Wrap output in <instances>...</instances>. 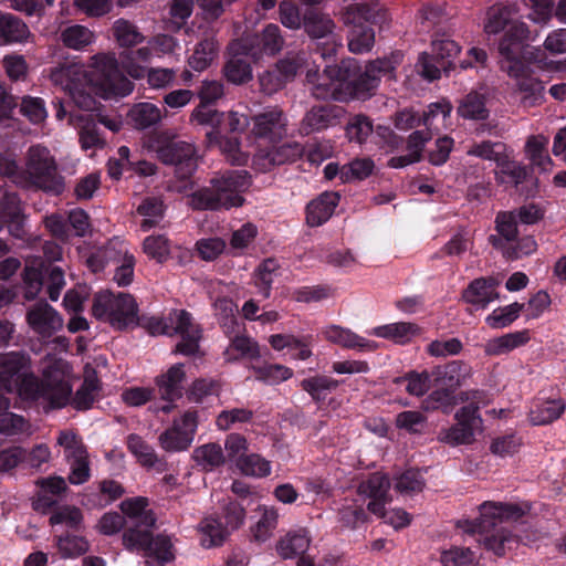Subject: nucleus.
<instances>
[{
  "label": "nucleus",
  "instance_id": "37998d69",
  "mask_svg": "<svg viewBox=\"0 0 566 566\" xmlns=\"http://www.w3.org/2000/svg\"><path fill=\"white\" fill-rule=\"evenodd\" d=\"M218 54V42L212 38H206L198 42L193 53L188 59L189 66L198 72L210 66Z\"/></svg>",
  "mask_w": 566,
  "mask_h": 566
},
{
  "label": "nucleus",
  "instance_id": "4c0bfd02",
  "mask_svg": "<svg viewBox=\"0 0 566 566\" xmlns=\"http://www.w3.org/2000/svg\"><path fill=\"white\" fill-rule=\"evenodd\" d=\"M192 459L205 472H212L226 462L223 449L219 443L210 442L195 448Z\"/></svg>",
  "mask_w": 566,
  "mask_h": 566
},
{
  "label": "nucleus",
  "instance_id": "49530a36",
  "mask_svg": "<svg viewBox=\"0 0 566 566\" xmlns=\"http://www.w3.org/2000/svg\"><path fill=\"white\" fill-rule=\"evenodd\" d=\"M310 547V538L305 533H289L276 544L279 555L284 558H293L306 553Z\"/></svg>",
  "mask_w": 566,
  "mask_h": 566
},
{
  "label": "nucleus",
  "instance_id": "473e14b6",
  "mask_svg": "<svg viewBox=\"0 0 566 566\" xmlns=\"http://www.w3.org/2000/svg\"><path fill=\"white\" fill-rule=\"evenodd\" d=\"M469 399V392H461L458 398L455 396V390L439 387L431 391L423 400V407L428 411L440 410L441 412L449 415L458 405L459 400L465 402Z\"/></svg>",
  "mask_w": 566,
  "mask_h": 566
},
{
  "label": "nucleus",
  "instance_id": "72a5a7b5",
  "mask_svg": "<svg viewBox=\"0 0 566 566\" xmlns=\"http://www.w3.org/2000/svg\"><path fill=\"white\" fill-rule=\"evenodd\" d=\"M452 112V105L449 101L442 99L436 103H431L428 105L427 109L423 111L422 116L415 122L413 116L408 118V127H415L423 125L428 132H432V134H437L439 132V125L437 120L441 118L442 123L450 117Z\"/></svg>",
  "mask_w": 566,
  "mask_h": 566
},
{
  "label": "nucleus",
  "instance_id": "338daca9",
  "mask_svg": "<svg viewBox=\"0 0 566 566\" xmlns=\"http://www.w3.org/2000/svg\"><path fill=\"white\" fill-rule=\"evenodd\" d=\"M247 505L237 500L229 499L221 507V516L224 525L230 531L240 528L245 520Z\"/></svg>",
  "mask_w": 566,
  "mask_h": 566
},
{
  "label": "nucleus",
  "instance_id": "603ef678",
  "mask_svg": "<svg viewBox=\"0 0 566 566\" xmlns=\"http://www.w3.org/2000/svg\"><path fill=\"white\" fill-rule=\"evenodd\" d=\"M431 373L423 370L418 373L416 370L408 371L403 376L394 379L396 385L407 382L406 390L411 396H423L430 388L431 385Z\"/></svg>",
  "mask_w": 566,
  "mask_h": 566
},
{
  "label": "nucleus",
  "instance_id": "f3484780",
  "mask_svg": "<svg viewBox=\"0 0 566 566\" xmlns=\"http://www.w3.org/2000/svg\"><path fill=\"white\" fill-rule=\"evenodd\" d=\"M305 154V147L297 142L284 143L266 149H260L253 157V167L261 171H270L275 166L295 163Z\"/></svg>",
  "mask_w": 566,
  "mask_h": 566
},
{
  "label": "nucleus",
  "instance_id": "ea45409f",
  "mask_svg": "<svg viewBox=\"0 0 566 566\" xmlns=\"http://www.w3.org/2000/svg\"><path fill=\"white\" fill-rule=\"evenodd\" d=\"M127 118L136 129H146L161 120V111L155 104L142 102L135 104L128 112Z\"/></svg>",
  "mask_w": 566,
  "mask_h": 566
},
{
  "label": "nucleus",
  "instance_id": "5fc2aeb1",
  "mask_svg": "<svg viewBox=\"0 0 566 566\" xmlns=\"http://www.w3.org/2000/svg\"><path fill=\"white\" fill-rule=\"evenodd\" d=\"M137 212L138 214L146 217L142 221L140 228L144 231H149L151 228L157 226L159 220L163 218L164 202L159 198L147 197L138 206Z\"/></svg>",
  "mask_w": 566,
  "mask_h": 566
},
{
  "label": "nucleus",
  "instance_id": "2f4dec72",
  "mask_svg": "<svg viewBox=\"0 0 566 566\" xmlns=\"http://www.w3.org/2000/svg\"><path fill=\"white\" fill-rule=\"evenodd\" d=\"M340 381L326 375L316 374L300 381L298 386L318 405L324 403L327 396L336 390Z\"/></svg>",
  "mask_w": 566,
  "mask_h": 566
},
{
  "label": "nucleus",
  "instance_id": "09e8293b",
  "mask_svg": "<svg viewBox=\"0 0 566 566\" xmlns=\"http://www.w3.org/2000/svg\"><path fill=\"white\" fill-rule=\"evenodd\" d=\"M375 169V163L370 158H356L340 168L342 182L360 181L368 178Z\"/></svg>",
  "mask_w": 566,
  "mask_h": 566
},
{
  "label": "nucleus",
  "instance_id": "052dcab7",
  "mask_svg": "<svg viewBox=\"0 0 566 566\" xmlns=\"http://www.w3.org/2000/svg\"><path fill=\"white\" fill-rule=\"evenodd\" d=\"M426 480L419 469H408L396 478L395 490L401 494L412 495L423 490Z\"/></svg>",
  "mask_w": 566,
  "mask_h": 566
},
{
  "label": "nucleus",
  "instance_id": "423d86ee",
  "mask_svg": "<svg viewBox=\"0 0 566 566\" xmlns=\"http://www.w3.org/2000/svg\"><path fill=\"white\" fill-rule=\"evenodd\" d=\"M18 186L33 187L55 196L64 191V178L59 174L57 164L46 147L33 145L28 149L25 168L20 167Z\"/></svg>",
  "mask_w": 566,
  "mask_h": 566
},
{
  "label": "nucleus",
  "instance_id": "2eb2a0df",
  "mask_svg": "<svg viewBox=\"0 0 566 566\" xmlns=\"http://www.w3.org/2000/svg\"><path fill=\"white\" fill-rule=\"evenodd\" d=\"M198 427V411L187 410L180 419L174 420L170 428L158 437L160 447L167 452H181L187 450L193 439Z\"/></svg>",
  "mask_w": 566,
  "mask_h": 566
},
{
  "label": "nucleus",
  "instance_id": "8fccbe9b",
  "mask_svg": "<svg viewBox=\"0 0 566 566\" xmlns=\"http://www.w3.org/2000/svg\"><path fill=\"white\" fill-rule=\"evenodd\" d=\"M127 448L136 457L138 463L145 468H154L158 462L155 449L138 434L128 436Z\"/></svg>",
  "mask_w": 566,
  "mask_h": 566
},
{
  "label": "nucleus",
  "instance_id": "f704fd0d",
  "mask_svg": "<svg viewBox=\"0 0 566 566\" xmlns=\"http://www.w3.org/2000/svg\"><path fill=\"white\" fill-rule=\"evenodd\" d=\"M528 340L530 333L527 329L507 333L490 339L484 345V353L486 356H501L525 345Z\"/></svg>",
  "mask_w": 566,
  "mask_h": 566
},
{
  "label": "nucleus",
  "instance_id": "1a4fd4ad",
  "mask_svg": "<svg viewBox=\"0 0 566 566\" xmlns=\"http://www.w3.org/2000/svg\"><path fill=\"white\" fill-rule=\"evenodd\" d=\"M154 149L158 159L165 165H171L180 179L190 178L197 169L198 159L192 144L160 133L154 140Z\"/></svg>",
  "mask_w": 566,
  "mask_h": 566
},
{
  "label": "nucleus",
  "instance_id": "c756f323",
  "mask_svg": "<svg viewBox=\"0 0 566 566\" xmlns=\"http://www.w3.org/2000/svg\"><path fill=\"white\" fill-rule=\"evenodd\" d=\"M29 27L12 13L0 15V45L25 43L31 36Z\"/></svg>",
  "mask_w": 566,
  "mask_h": 566
},
{
  "label": "nucleus",
  "instance_id": "bb28decb",
  "mask_svg": "<svg viewBox=\"0 0 566 566\" xmlns=\"http://www.w3.org/2000/svg\"><path fill=\"white\" fill-rule=\"evenodd\" d=\"M471 367L463 360H451L442 366H437L431 371L437 387L457 390L469 377Z\"/></svg>",
  "mask_w": 566,
  "mask_h": 566
},
{
  "label": "nucleus",
  "instance_id": "393cba45",
  "mask_svg": "<svg viewBox=\"0 0 566 566\" xmlns=\"http://www.w3.org/2000/svg\"><path fill=\"white\" fill-rule=\"evenodd\" d=\"M339 67V64L326 65L323 74L317 75L316 83L313 85L312 94L317 99H333L346 102L344 95L343 74H333L332 70Z\"/></svg>",
  "mask_w": 566,
  "mask_h": 566
},
{
  "label": "nucleus",
  "instance_id": "9b49d317",
  "mask_svg": "<svg viewBox=\"0 0 566 566\" xmlns=\"http://www.w3.org/2000/svg\"><path fill=\"white\" fill-rule=\"evenodd\" d=\"M530 49L522 56L505 59L507 74L516 80L517 91L522 94V103L524 106L533 107L539 105L544 101V84L533 75L530 64L526 62Z\"/></svg>",
  "mask_w": 566,
  "mask_h": 566
},
{
  "label": "nucleus",
  "instance_id": "dca6fc26",
  "mask_svg": "<svg viewBox=\"0 0 566 566\" xmlns=\"http://www.w3.org/2000/svg\"><path fill=\"white\" fill-rule=\"evenodd\" d=\"M479 406L471 402L461 407L454 415L457 422L441 437V441L451 444H469L474 440L475 430L482 424Z\"/></svg>",
  "mask_w": 566,
  "mask_h": 566
},
{
  "label": "nucleus",
  "instance_id": "7ed1b4c3",
  "mask_svg": "<svg viewBox=\"0 0 566 566\" xmlns=\"http://www.w3.org/2000/svg\"><path fill=\"white\" fill-rule=\"evenodd\" d=\"M483 30L488 41L497 45V51L504 59L522 56L530 49V30L526 23L518 20L516 3L497 2L488 8Z\"/></svg>",
  "mask_w": 566,
  "mask_h": 566
},
{
  "label": "nucleus",
  "instance_id": "a878e982",
  "mask_svg": "<svg viewBox=\"0 0 566 566\" xmlns=\"http://www.w3.org/2000/svg\"><path fill=\"white\" fill-rule=\"evenodd\" d=\"M337 192L325 191L306 206V223L314 228L324 224L334 213L339 203Z\"/></svg>",
  "mask_w": 566,
  "mask_h": 566
},
{
  "label": "nucleus",
  "instance_id": "f03ea898",
  "mask_svg": "<svg viewBox=\"0 0 566 566\" xmlns=\"http://www.w3.org/2000/svg\"><path fill=\"white\" fill-rule=\"evenodd\" d=\"M479 510L478 518L465 521V532L478 534V542L486 551L504 556L507 549L518 544V538L502 524L520 520L524 511L517 504L500 502H484Z\"/></svg>",
  "mask_w": 566,
  "mask_h": 566
},
{
  "label": "nucleus",
  "instance_id": "13d9d810",
  "mask_svg": "<svg viewBox=\"0 0 566 566\" xmlns=\"http://www.w3.org/2000/svg\"><path fill=\"white\" fill-rule=\"evenodd\" d=\"M235 465L244 475L264 478L271 473L270 462L256 453L240 457Z\"/></svg>",
  "mask_w": 566,
  "mask_h": 566
},
{
  "label": "nucleus",
  "instance_id": "ddd939ff",
  "mask_svg": "<svg viewBox=\"0 0 566 566\" xmlns=\"http://www.w3.org/2000/svg\"><path fill=\"white\" fill-rule=\"evenodd\" d=\"M71 394L72 388L64 380L50 382L31 377L24 381V397L41 402L45 412L65 407Z\"/></svg>",
  "mask_w": 566,
  "mask_h": 566
},
{
  "label": "nucleus",
  "instance_id": "de8ad7c7",
  "mask_svg": "<svg viewBox=\"0 0 566 566\" xmlns=\"http://www.w3.org/2000/svg\"><path fill=\"white\" fill-rule=\"evenodd\" d=\"M524 307L525 304L518 302H514L506 306H500L486 316L485 323L494 329L505 328L520 317Z\"/></svg>",
  "mask_w": 566,
  "mask_h": 566
},
{
  "label": "nucleus",
  "instance_id": "bf43d9fd",
  "mask_svg": "<svg viewBox=\"0 0 566 566\" xmlns=\"http://www.w3.org/2000/svg\"><path fill=\"white\" fill-rule=\"evenodd\" d=\"M277 263L274 259L264 260L256 269L254 274V284L258 287V293L263 298H269L271 295L273 279Z\"/></svg>",
  "mask_w": 566,
  "mask_h": 566
},
{
  "label": "nucleus",
  "instance_id": "4468645a",
  "mask_svg": "<svg viewBox=\"0 0 566 566\" xmlns=\"http://www.w3.org/2000/svg\"><path fill=\"white\" fill-rule=\"evenodd\" d=\"M302 27L312 39H327L324 43L317 44V50H319L324 60L335 56L338 48H342L334 39V21L317 8H306L304 10Z\"/></svg>",
  "mask_w": 566,
  "mask_h": 566
},
{
  "label": "nucleus",
  "instance_id": "a211bd4d",
  "mask_svg": "<svg viewBox=\"0 0 566 566\" xmlns=\"http://www.w3.org/2000/svg\"><path fill=\"white\" fill-rule=\"evenodd\" d=\"M27 365L25 356L18 352L0 355V387L8 392L14 390L24 396V381L34 377L24 371Z\"/></svg>",
  "mask_w": 566,
  "mask_h": 566
},
{
  "label": "nucleus",
  "instance_id": "f8f14e48",
  "mask_svg": "<svg viewBox=\"0 0 566 566\" xmlns=\"http://www.w3.org/2000/svg\"><path fill=\"white\" fill-rule=\"evenodd\" d=\"M369 9L365 6L352 4L344 13L345 24H350L348 31V49L361 54L369 52L375 43V31L369 21Z\"/></svg>",
  "mask_w": 566,
  "mask_h": 566
},
{
  "label": "nucleus",
  "instance_id": "0eeeda50",
  "mask_svg": "<svg viewBox=\"0 0 566 566\" xmlns=\"http://www.w3.org/2000/svg\"><path fill=\"white\" fill-rule=\"evenodd\" d=\"M92 314L99 321L108 323L117 331H125L139 325L138 305L133 295L103 291L93 297Z\"/></svg>",
  "mask_w": 566,
  "mask_h": 566
},
{
  "label": "nucleus",
  "instance_id": "a19ab883",
  "mask_svg": "<svg viewBox=\"0 0 566 566\" xmlns=\"http://www.w3.org/2000/svg\"><path fill=\"white\" fill-rule=\"evenodd\" d=\"M207 104H199L191 114V120L199 125L211 126L206 136L209 140H219L222 137L223 129L220 128V120H222L223 112L212 109Z\"/></svg>",
  "mask_w": 566,
  "mask_h": 566
},
{
  "label": "nucleus",
  "instance_id": "6e6552de",
  "mask_svg": "<svg viewBox=\"0 0 566 566\" xmlns=\"http://www.w3.org/2000/svg\"><path fill=\"white\" fill-rule=\"evenodd\" d=\"M431 50V53L419 54L415 65L416 72L429 82L440 78L442 71L446 75L450 74L455 67L453 59L461 48L446 31L440 32L438 29L432 33Z\"/></svg>",
  "mask_w": 566,
  "mask_h": 566
},
{
  "label": "nucleus",
  "instance_id": "39448f33",
  "mask_svg": "<svg viewBox=\"0 0 566 566\" xmlns=\"http://www.w3.org/2000/svg\"><path fill=\"white\" fill-rule=\"evenodd\" d=\"M395 65L388 59L370 61L363 69L356 59H344L333 74H343L344 95L349 99H366L374 95L380 80L395 78Z\"/></svg>",
  "mask_w": 566,
  "mask_h": 566
},
{
  "label": "nucleus",
  "instance_id": "774afa93",
  "mask_svg": "<svg viewBox=\"0 0 566 566\" xmlns=\"http://www.w3.org/2000/svg\"><path fill=\"white\" fill-rule=\"evenodd\" d=\"M476 556L468 547H451L441 553L440 560L443 566H476Z\"/></svg>",
  "mask_w": 566,
  "mask_h": 566
},
{
  "label": "nucleus",
  "instance_id": "f257e3e1",
  "mask_svg": "<svg viewBox=\"0 0 566 566\" xmlns=\"http://www.w3.org/2000/svg\"><path fill=\"white\" fill-rule=\"evenodd\" d=\"M149 500L145 496L126 499L120 503L123 514L134 520V524L123 533V545L129 552H143L151 559V566H165L175 559L172 543L165 534L154 536L151 530L157 518L151 510H147Z\"/></svg>",
  "mask_w": 566,
  "mask_h": 566
},
{
  "label": "nucleus",
  "instance_id": "aec40b11",
  "mask_svg": "<svg viewBox=\"0 0 566 566\" xmlns=\"http://www.w3.org/2000/svg\"><path fill=\"white\" fill-rule=\"evenodd\" d=\"M23 221L19 195L0 185V230L6 227L12 237L21 239L24 234Z\"/></svg>",
  "mask_w": 566,
  "mask_h": 566
},
{
  "label": "nucleus",
  "instance_id": "6e6d98bb",
  "mask_svg": "<svg viewBox=\"0 0 566 566\" xmlns=\"http://www.w3.org/2000/svg\"><path fill=\"white\" fill-rule=\"evenodd\" d=\"M36 484L41 489L38 504L48 509L55 505V501L50 495H61L67 490L66 482L61 476L43 478Z\"/></svg>",
  "mask_w": 566,
  "mask_h": 566
},
{
  "label": "nucleus",
  "instance_id": "e433bc0d",
  "mask_svg": "<svg viewBox=\"0 0 566 566\" xmlns=\"http://www.w3.org/2000/svg\"><path fill=\"white\" fill-rule=\"evenodd\" d=\"M460 117L471 120H485L490 115L486 107V98L484 94L472 91L464 95L457 107Z\"/></svg>",
  "mask_w": 566,
  "mask_h": 566
},
{
  "label": "nucleus",
  "instance_id": "0e129e2a",
  "mask_svg": "<svg viewBox=\"0 0 566 566\" xmlns=\"http://www.w3.org/2000/svg\"><path fill=\"white\" fill-rule=\"evenodd\" d=\"M98 390V379L86 377L80 388L75 391L72 406L76 410H88L95 401V394Z\"/></svg>",
  "mask_w": 566,
  "mask_h": 566
},
{
  "label": "nucleus",
  "instance_id": "680f3d73",
  "mask_svg": "<svg viewBox=\"0 0 566 566\" xmlns=\"http://www.w3.org/2000/svg\"><path fill=\"white\" fill-rule=\"evenodd\" d=\"M373 120L364 115H354L346 125V135L350 142L363 144L373 134Z\"/></svg>",
  "mask_w": 566,
  "mask_h": 566
},
{
  "label": "nucleus",
  "instance_id": "6ab92c4d",
  "mask_svg": "<svg viewBox=\"0 0 566 566\" xmlns=\"http://www.w3.org/2000/svg\"><path fill=\"white\" fill-rule=\"evenodd\" d=\"M390 480L387 474L374 472L358 485V494L370 499L367 510L377 515L385 516V505L391 499L389 496Z\"/></svg>",
  "mask_w": 566,
  "mask_h": 566
},
{
  "label": "nucleus",
  "instance_id": "69168bd1",
  "mask_svg": "<svg viewBox=\"0 0 566 566\" xmlns=\"http://www.w3.org/2000/svg\"><path fill=\"white\" fill-rule=\"evenodd\" d=\"M284 39L281 35L279 25L274 23L268 24L261 35L258 38V45L261 52L268 55H274L280 52L283 48Z\"/></svg>",
  "mask_w": 566,
  "mask_h": 566
},
{
  "label": "nucleus",
  "instance_id": "c9c22d12",
  "mask_svg": "<svg viewBox=\"0 0 566 566\" xmlns=\"http://www.w3.org/2000/svg\"><path fill=\"white\" fill-rule=\"evenodd\" d=\"M226 80L234 85H243L253 78L251 60L245 54H234L222 67Z\"/></svg>",
  "mask_w": 566,
  "mask_h": 566
},
{
  "label": "nucleus",
  "instance_id": "c03bdc74",
  "mask_svg": "<svg viewBox=\"0 0 566 566\" xmlns=\"http://www.w3.org/2000/svg\"><path fill=\"white\" fill-rule=\"evenodd\" d=\"M199 528L202 534L201 544L207 548L222 545L229 534L226 525L219 518L212 516L203 518Z\"/></svg>",
  "mask_w": 566,
  "mask_h": 566
},
{
  "label": "nucleus",
  "instance_id": "864d4df0",
  "mask_svg": "<svg viewBox=\"0 0 566 566\" xmlns=\"http://www.w3.org/2000/svg\"><path fill=\"white\" fill-rule=\"evenodd\" d=\"M56 547L63 558H75L90 549V543L83 536L65 534L56 536Z\"/></svg>",
  "mask_w": 566,
  "mask_h": 566
},
{
  "label": "nucleus",
  "instance_id": "9d476101",
  "mask_svg": "<svg viewBox=\"0 0 566 566\" xmlns=\"http://www.w3.org/2000/svg\"><path fill=\"white\" fill-rule=\"evenodd\" d=\"M91 82L96 87V93L105 99L127 96L134 90V83L120 72L116 57L109 54L95 56Z\"/></svg>",
  "mask_w": 566,
  "mask_h": 566
},
{
  "label": "nucleus",
  "instance_id": "cd10ccee",
  "mask_svg": "<svg viewBox=\"0 0 566 566\" xmlns=\"http://www.w3.org/2000/svg\"><path fill=\"white\" fill-rule=\"evenodd\" d=\"M186 373L182 364L172 365L165 374L156 377L161 399L174 402L182 397Z\"/></svg>",
  "mask_w": 566,
  "mask_h": 566
},
{
  "label": "nucleus",
  "instance_id": "3c124183",
  "mask_svg": "<svg viewBox=\"0 0 566 566\" xmlns=\"http://www.w3.org/2000/svg\"><path fill=\"white\" fill-rule=\"evenodd\" d=\"M505 144L501 142L483 140L481 143L473 144L467 151L469 156H474L483 160H490L501 165V161L505 158Z\"/></svg>",
  "mask_w": 566,
  "mask_h": 566
},
{
  "label": "nucleus",
  "instance_id": "c85d7f7f",
  "mask_svg": "<svg viewBox=\"0 0 566 566\" xmlns=\"http://www.w3.org/2000/svg\"><path fill=\"white\" fill-rule=\"evenodd\" d=\"M324 335L327 340L350 349L375 352L378 348L376 342L366 339L349 329L336 325L326 328Z\"/></svg>",
  "mask_w": 566,
  "mask_h": 566
},
{
  "label": "nucleus",
  "instance_id": "4be33fe9",
  "mask_svg": "<svg viewBox=\"0 0 566 566\" xmlns=\"http://www.w3.org/2000/svg\"><path fill=\"white\" fill-rule=\"evenodd\" d=\"M27 322L32 331L43 338L52 337L63 325L59 313L44 300L28 310Z\"/></svg>",
  "mask_w": 566,
  "mask_h": 566
},
{
  "label": "nucleus",
  "instance_id": "4d7b16f0",
  "mask_svg": "<svg viewBox=\"0 0 566 566\" xmlns=\"http://www.w3.org/2000/svg\"><path fill=\"white\" fill-rule=\"evenodd\" d=\"M307 62V54L303 51L289 52L283 59L279 60L274 67L281 73L286 83L293 81L297 73L303 70Z\"/></svg>",
  "mask_w": 566,
  "mask_h": 566
},
{
  "label": "nucleus",
  "instance_id": "7c9ffc66",
  "mask_svg": "<svg viewBox=\"0 0 566 566\" xmlns=\"http://www.w3.org/2000/svg\"><path fill=\"white\" fill-rule=\"evenodd\" d=\"M497 167L500 169L499 172H496L497 181L506 187L515 188L516 190H520V187L533 175L532 166H525L522 163L509 160L506 156Z\"/></svg>",
  "mask_w": 566,
  "mask_h": 566
},
{
  "label": "nucleus",
  "instance_id": "e2e57ef3",
  "mask_svg": "<svg viewBox=\"0 0 566 566\" xmlns=\"http://www.w3.org/2000/svg\"><path fill=\"white\" fill-rule=\"evenodd\" d=\"M277 525V513L274 509H264L261 518L251 527V538L259 544L266 542Z\"/></svg>",
  "mask_w": 566,
  "mask_h": 566
},
{
  "label": "nucleus",
  "instance_id": "20e7f679",
  "mask_svg": "<svg viewBox=\"0 0 566 566\" xmlns=\"http://www.w3.org/2000/svg\"><path fill=\"white\" fill-rule=\"evenodd\" d=\"M251 186V177L245 170H228L211 178L208 186L201 187L188 197L189 206L197 211L230 210L243 206V193Z\"/></svg>",
  "mask_w": 566,
  "mask_h": 566
},
{
  "label": "nucleus",
  "instance_id": "412c9836",
  "mask_svg": "<svg viewBox=\"0 0 566 566\" xmlns=\"http://www.w3.org/2000/svg\"><path fill=\"white\" fill-rule=\"evenodd\" d=\"M343 115L344 108L340 106L332 104L314 105L305 113L300 124V133L310 135L334 127L340 123Z\"/></svg>",
  "mask_w": 566,
  "mask_h": 566
},
{
  "label": "nucleus",
  "instance_id": "79ce46f5",
  "mask_svg": "<svg viewBox=\"0 0 566 566\" xmlns=\"http://www.w3.org/2000/svg\"><path fill=\"white\" fill-rule=\"evenodd\" d=\"M565 411L562 399L545 400L536 403L530 411V420L534 426H545L557 420Z\"/></svg>",
  "mask_w": 566,
  "mask_h": 566
},
{
  "label": "nucleus",
  "instance_id": "5701e85b",
  "mask_svg": "<svg viewBox=\"0 0 566 566\" xmlns=\"http://www.w3.org/2000/svg\"><path fill=\"white\" fill-rule=\"evenodd\" d=\"M252 120V133L258 138L274 142L286 135V117L284 113L276 107L253 116Z\"/></svg>",
  "mask_w": 566,
  "mask_h": 566
},
{
  "label": "nucleus",
  "instance_id": "a18cd8bd",
  "mask_svg": "<svg viewBox=\"0 0 566 566\" xmlns=\"http://www.w3.org/2000/svg\"><path fill=\"white\" fill-rule=\"evenodd\" d=\"M94 33L85 25L73 24L61 31L60 40L72 50H83L94 42Z\"/></svg>",
  "mask_w": 566,
  "mask_h": 566
},
{
  "label": "nucleus",
  "instance_id": "b1692460",
  "mask_svg": "<svg viewBox=\"0 0 566 566\" xmlns=\"http://www.w3.org/2000/svg\"><path fill=\"white\" fill-rule=\"evenodd\" d=\"M499 284V280L493 276L474 279L463 290L462 298L476 308H485L491 302L499 298L496 292Z\"/></svg>",
  "mask_w": 566,
  "mask_h": 566
},
{
  "label": "nucleus",
  "instance_id": "58836bf2",
  "mask_svg": "<svg viewBox=\"0 0 566 566\" xmlns=\"http://www.w3.org/2000/svg\"><path fill=\"white\" fill-rule=\"evenodd\" d=\"M420 333V327L415 323L398 322L375 327L373 335L391 339L397 344H407Z\"/></svg>",
  "mask_w": 566,
  "mask_h": 566
}]
</instances>
